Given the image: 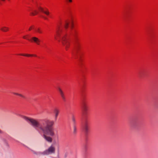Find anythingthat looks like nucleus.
Returning <instances> with one entry per match:
<instances>
[{"instance_id":"nucleus-16","label":"nucleus","mask_w":158,"mask_h":158,"mask_svg":"<svg viewBox=\"0 0 158 158\" xmlns=\"http://www.w3.org/2000/svg\"><path fill=\"white\" fill-rule=\"evenodd\" d=\"M77 131V129L76 127L75 126H73V132L74 134H76Z\"/></svg>"},{"instance_id":"nucleus-1","label":"nucleus","mask_w":158,"mask_h":158,"mask_svg":"<svg viewBox=\"0 0 158 158\" xmlns=\"http://www.w3.org/2000/svg\"><path fill=\"white\" fill-rule=\"evenodd\" d=\"M19 116L33 127L38 128L40 132L43 134V137L45 140L49 143L52 142V139L51 136H54L55 135L52 127L54 124L53 121L43 120L40 124L37 120L34 118L22 115Z\"/></svg>"},{"instance_id":"nucleus-21","label":"nucleus","mask_w":158,"mask_h":158,"mask_svg":"<svg viewBox=\"0 0 158 158\" xmlns=\"http://www.w3.org/2000/svg\"><path fill=\"white\" fill-rule=\"evenodd\" d=\"M59 93L61 96L64 94V93L62 90Z\"/></svg>"},{"instance_id":"nucleus-7","label":"nucleus","mask_w":158,"mask_h":158,"mask_svg":"<svg viewBox=\"0 0 158 158\" xmlns=\"http://www.w3.org/2000/svg\"><path fill=\"white\" fill-rule=\"evenodd\" d=\"M59 112V110L58 109H56L54 110L55 119L56 121L57 120Z\"/></svg>"},{"instance_id":"nucleus-17","label":"nucleus","mask_w":158,"mask_h":158,"mask_svg":"<svg viewBox=\"0 0 158 158\" xmlns=\"http://www.w3.org/2000/svg\"><path fill=\"white\" fill-rule=\"evenodd\" d=\"M34 12L35 13L32 12L31 13L32 15H35L38 13L37 12L36 10H34Z\"/></svg>"},{"instance_id":"nucleus-15","label":"nucleus","mask_w":158,"mask_h":158,"mask_svg":"<svg viewBox=\"0 0 158 158\" xmlns=\"http://www.w3.org/2000/svg\"><path fill=\"white\" fill-rule=\"evenodd\" d=\"M20 55H21V56H33V55H30V54H20Z\"/></svg>"},{"instance_id":"nucleus-27","label":"nucleus","mask_w":158,"mask_h":158,"mask_svg":"<svg viewBox=\"0 0 158 158\" xmlns=\"http://www.w3.org/2000/svg\"><path fill=\"white\" fill-rule=\"evenodd\" d=\"M34 56H36V55H34Z\"/></svg>"},{"instance_id":"nucleus-20","label":"nucleus","mask_w":158,"mask_h":158,"mask_svg":"<svg viewBox=\"0 0 158 158\" xmlns=\"http://www.w3.org/2000/svg\"><path fill=\"white\" fill-rule=\"evenodd\" d=\"M4 134V131L0 128V135Z\"/></svg>"},{"instance_id":"nucleus-22","label":"nucleus","mask_w":158,"mask_h":158,"mask_svg":"<svg viewBox=\"0 0 158 158\" xmlns=\"http://www.w3.org/2000/svg\"><path fill=\"white\" fill-rule=\"evenodd\" d=\"M57 89L59 92L62 91V90L60 87H58Z\"/></svg>"},{"instance_id":"nucleus-8","label":"nucleus","mask_w":158,"mask_h":158,"mask_svg":"<svg viewBox=\"0 0 158 158\" xmlns=\"http://www.w3.org/2000/svg\"><path fill=\"white\" fill-rule=\"evenodd\" d=\"M69 22L68 20H65L63 23V26L65 29H67L69 27Z\"/></svg>"},{"instance_id":"nucleus-23","label":"nucleus","mask_w":158,"mask_h":158,"mask_svg":"<svg viewBox=\"0 0 158 158\" xmlns=\"http://www.w3.org/2000/svg\"><path fill=\"white\" fill-rule=\"evenodd\" d=\"M61 96V98H62L63 100H64L65 99V97L64 94L63 95Z\"/></svg>"},{"instance_id":"nucleus-18","label":"nucleus","mask_w":158,"mask_h":158,"mask_svg":"<svg viewBox=\"0 0 158 158\" xmlns=\"http://www.w3.org/2000/svg\"><path fill=\"white\" fill-rule=\"evenodd\" d=\"M34 154H37V153L35 152L34 151L31 149L29 148L28 147H27Z\"/></svg>"},{"instance_id":"nucleus-19","label":"nucleus","mask_w":158,"mask_h":158,"mask_svg":"<svg viewBox=\"0 0 158 158\" xmlns=\"http://www.w3.org/2000/svg\"><path fill=\"white\" fill-rule=\"evenodd\" d=\"M72 121L73 123V124H75V118H74V117L73 116L72 117Z\"/></svg>"},{"instance_id":"nucleus-2","label":"nucleus","mask_w":158,"mask_h":158,"mask_svg":"<svg viewBox=\"0 0 158 158\" xmlns=\"http://www.w3.org/2000/svg\"><path fill=\"white\" fill-rule=\"evenodd\" d=\"M62 31V30L60 26H58L56 30V35L55 36V38L56 40H58L59 41L61 40L63 45L67 50L69 47V42L67 38V35L63 34Z\"/></svg>"},{"instance_id":"nucleus-6","label":"nucleus","mask_w":158,"mask_h":158,"mask_svg":"<svg viewBox=\"0 0 158 158\" xmlns=\"http://www.w3.org/2000/svg\"><path fill=\"white\" fill-rule=\"evenodd\" d=\"M83 130L86 134H87L88 132L89 128L87 124L85 123L83 126Z\"/></svg>"},{"instance_id":"nucleus-25","label":"nucleus","mask_w":158,"mask_h":158,"mask_svg":"<svg viewBox=\"0 0 158 158\" xmlns=\"http://www.w3.org/2000/svg\"><path fill=\"white\" fill-rule=\"evenodd\" d=\"M23 38L25 39H27V40H29V39L27 38L26 37V36H24L23 37Z\"/></svg>"},{"instance_id":"nucleus-5","label":"nucleus","mask_w":158,"mask_h":158,"mask_svg":"<svg viewBox=\"0 0 158 158\" xmlns=\"http://www.w3.org/2000/svg\"><path fill=\"white\" fill-rule=\"evenodd\" d=\"M88 108V107L86 104L85 103H83L82 106V112L83 115H85L86 114Z\"/></svg>"},{"instance_id":"nucleus-12","label":"nucleus","mask_w":158,"mask_h":158,"mask_svg":"<svg viewBox=\"0 0 158 158\" xmlns=\"http://www.w3.org/2000/svg\"><path fill=\"white\" fill-rule=\"evenodd\" d=\"M13 94L15 95H18L19 96L24 98H26V97H25L22 94H19V93H15V92H14L13 93Z\"/></svg>"},{"instance_id":"nucleus-9","label":"nucleus","mask_w":158,"mask_h":158,"mask_svg":"<svg viewBox=\"0 0 158 158\" xmlns=\"http://www.w3.org/2000/svg\"><path fill=\"white\" fill-rule=\"evenodd\" d=\"M38 8L40 11L44 13L46 15H49V13L48 10H47V11H44V10L43 9L40 7H38Z\"/></svg>"},{"instance_id":"nucleus-13","label":"nucleus","mask_w":158,"mask_h":158,"mask_svg":"<svg viewBox=\"0 0 158 158\" xmlns=\"http://www.w3.org/2000/svg\"><path fill=\"white\" fill-rule=\"evenodd\" d=\"M79 50V46L78 45L76 46L75 48V52L76 55H78V51Z\"/></svg>"},{"instance_id":"nucleus-24","label":"nucleus","mask_w":158,"mask_h":158,"mask_svg":"<svg viewBox=\"0 0 158 158\" xmlns=\"http://www.w3.org/2000/svg\"><path fill=\"white\" fill-rule=\"evenodd\" d=\"M34 28V27H33V26H31L29 28V31H30L32 29H33Z\"/></svg>"},{"instance_id":"nucleus-26","label":"nucleus","mask_w":158,"mask_h":158,"mask_svg":"<svg viewBox=\"0 0 158 158\" xmlns=\"http://www.w3.org/2000/svg\"><path fill=\"white\" fill-rule=\"evenodd\" d=\"M70 2H72V0H68Z\"/></svg>"},{"instance_id":"nucleus-4","label":"nucleus","mask_w":158,"mask_h":158,"mask_svg":"<svg viewBox=\"0 0 158 158\" xmlns=\"http://www.w3.org/2000/svg\"><path fill=\"white\" fill-rule=\"evenodd\" d=\"M73 26L72 23L71 26V29L69 32V35L73 36L75 39L77 38V32L76 30L73 29Z\"/></svg>"},{"instance_id":"nucleus-14","label":"nucleus","mask_w":158,"mask_h":158,"mask_svg":"<svg viewBox=\"0 0 158 158\" xmlns=\"http://www.w3.org/2000/svg\"><path fill=\"white\" fill-rule=\"evenodd\" d=\"M35 31L40 33H42V31L39 28H37L36 29H35Z\"/></svg>"},{"instance_id":"nucleus-3","label":"nucleus","mask_w":158,"mask_h":158,"mask_svg":"<svg viewBox=\"0 0 158 158\" xmlns=\"http://www.w3.org/2000/svg\"><path fill=\"white\" fill-rule=\"evenodd\" d=\"M55 152V148L54 146L51 145L48 148L43 152L39 153V154L43 155H49L54 154Z\"/></svg>"},{"instance_id":"nucleus-11","label":"nucleus","mask_w":158,"mask_h":158,"mask_svg":"<svg viewBox=\"0 0 158 158\" xmlns=\"http://www.w3.org/2000/svg\"><path fill=\"white\" fill-rule=\"evenodd\" d=\"M0 29L4 32H6L9 30V28L6 27H4L1 28Z\"/></svg>"},{"instance_id":"nucleus-10","label":"nucleus","mask_w":158,"mask_h":158,"mask_svg":"<svg viewBox=\"0 0 158 158\" xmlns=\"http://www.w3.org/2000/svg\"><path fill=\"white\" fill-rule=\"evenodd\" d=\"M32 40L36 44H39V43L40 42V40L38 38L36 37H33L32 38Z\"/></svg>"}]
</instances>
